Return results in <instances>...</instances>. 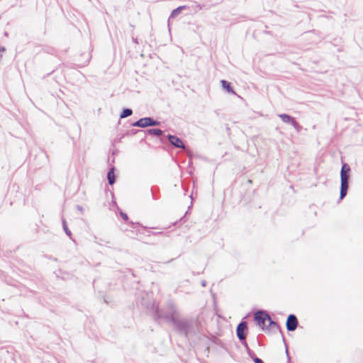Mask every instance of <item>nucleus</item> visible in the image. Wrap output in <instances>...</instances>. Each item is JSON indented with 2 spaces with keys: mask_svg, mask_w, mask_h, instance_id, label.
Here are the masks:
<instances>
[{
  "mask_svg": "<svg viewBox=\"0 0 363 363\" xmlns=\"http://www.w3.org/2000/svg\"><path fill=\"white\" fill-rule=\"evenodd\" d=\"M147 133L150 135L160 136L162 134V131L157 128H151L147 130Z\"/></svg>",
  "mask_w": 363,
  "mask_h": 363,
  "instance_id": "15",
  "label": "nucleus"
},
{
  "mask_svg": "<svg viewBox=\"0 0 363 363\" xmlns=\"http://www.w3.org/2000/svg\"><path fill=\"white\" fill-rule=\"evenodd\" d=\"M185 7H186L185 6H179L177 9H174L172 11L169 18H174L175 16L179 15L182 12V11L185 9Z\"/></svg>",
  "mask_w": 363,
  "mask_h": 363,
  "instance_id": "14",
  "label": "nucleus"
},
{
  "mask_svg": "<svg viewBox=\"0 0 363 363\" xmlns=\"http://www.w3.org/2000/svg\"><path fill=\"white\" fill-rule=\"evenodd\" d=\"M160 124V121L154 120L152 118L150 117H145L140 118L138 121L133 123V126L139 128H146L148 126L159 125Z\"/></svg>",
  "mask_w": 363,
  "mask_h": 363,
  "instance_id": "5",
  "label": "nucleus"
},
{
  "mask_svg": "<svg viewBox=\"0 0 363 363\" xmlns=\"http://www.w3.org/2000/svg\"><path fill=\"white\" fill-rule=\"evenodd\" d=\"M107 179L110 185H113L115 182L114 168H111L107 174Z\"/></svg>",
  "mask_w": 363,
  "mask_h": 363,
  "instance_id": "10",
  "label": "nucleus"
},
{
  "mask_svg": "<svg viewBox=\"0 0 363 363\" xmlns=\"http://www.w3.org/2000/svg\"><path fill=\"white\" fill-rule=\"evenodd\" d=\"M133 114V111L131 108H123L122 112L121 113L120 118H125Z\"/></svg>",
  "mask_w": 363,
  "mask_h": 363,
  "instance_id": "13",
  "label": "nucleus"
},
{
  "mask_svg": "<svg viewBox=\"0 0 363 363\" xmlns=\"http://www.w3.org/2000/svg\"><path fill=\"white\" fill-rule=\"evenodd\" d=\"M77 208L80 211V212H82L83 211V208L80 206H77Z\"/></svg>",
  "mask_w": 363,
  "mask_h": 363,
  "instance_id": "19",
  "label": "nucleus"
},
{
  "mask_svg": "<svg viewBox=\"0 0 363 363\" xmlns=\"http://www.w3.org/2000/svg\"><path fill=\"white\" fill-rule=\"evenodd\" d=\"M221 84H222V86L224 89H225V91L228 93H232V94H235V91H233L232 86H231V84L230 82H228V81H225V80H221Z\"/></svg>",
  "mask_w": 363,
  "mask_h": 363,
  "instance_id": "11",
  "label": "nucleus"
},
{
  "mask_svg": "<svg viewBox=\"0 0 363 363\" xmlns=\"http://www.w3.org/2000/svg\"><path fill=\"white\" fill-rule=\"evenodd\" d=\"M253 361L255 363H264L262 359H261L260 358L257 357H255L253 358Z\"/></svg>",
  "mask_w": 363,
  "mask_h": 363,
  "instance_id": "17",
  "label": "nucleus"
},
{
  "mask_svg": "<svg viewBox=\"0 0 363 363\" xmlns=\"http://www.w3.org/2000/svg\"><path fill=\"white\" fill-rule=\"evenodd\" d=\"M167 137H168L169 142L174 147H179V148H183V149L185 148V146H184L182 140L177 136L172 135H168Z\"/></svg>",
  "mask_w": 363,
  "mask_h": 363,
  "instance_id": "9",
  "label": "nucleus"
},
{
  "mask_svg": "<svg viewBox=\"0 0 363 363\" xmlns=\"http://www.w3.org/2000/svg\"><path fill=\"white\" fill-rule=\"evenodd\" d=\"M121 216L124 220H127L128 219V215L123 212H121Z\"/></svg>",
  "mask_w": 363,
  "mask_h": 363,
  "instance_id": "18",
  "label": "nucleus"
},
{
  "mask_svg": "<svg viewBox=\"0 0 363 363\" xmlns=\"http://www.w3.org/2000/svg\"><path fill=\"white\" fill-rule=\"evenodd\" d=\"M62 225H63V229L65 232V233L69 236V237H71L72 235V233L71 231L69 230V228H67V225L66 224V221L65 220H63L62 221Z\"/></svg>",
  "mask_w": 363,
  "mask_h": 363,
  "instance_id": "16",
  "label": "nucleus"
},
{
  "mask_svg": "<svg viewBox=\"0 0 363 363\" xmlns=\"http://www.w3.org/2000/svg\"><path fill=\"white\" fill-rule=\"evenodd\" d=\"M350 172V168L349 165L346 163L343 164L340 172V200L343 199L347 194V190L349 188Z\"/></svg>",
  "mask_w": 363,
  "mask_h": 363,
  "instance_id": "3",
  "label": "nucleus"
},
{
  "mask_svg": "<svg viewBox=\"0 0 363 363\" xmlns=\"http://www.w3.org/2000/svg\"><path fill=\"white\" fill-rule=\"evenodd\" d=\"M267 322L269 325H265V328H268L269 330H267V331H270L271 330H274V328H279V325H277V323L274 322L270 317L269 319H267Z\"/></svg>",
  "mask_w": 363,
  "mask_h": 363,
  "instance_id": "12",
  "label": "nucleus"
},
{
  "mask_svg": "<svg viewBox=\"0 0 363 363\" xmlns=\"http://www.w3.org/2000/svg\"><path fill=\"white\" fill-rule=\"evenodd\" d=\"M278 117L280 118L284 123L291 124L297 133L301 130L302 126L299 125L292 116L286 113H280L278 115Z\"/></svg>",
  "mask_w": 363,
  "mask_h": 363,
  "instance_id": "6",
  "label": "nucleus"
},
{
  "mask_svg": "<svg viewBox=\"0 0 363 363\" xmlns=\"http://www.w3.org/2000/svg\"><path fill=\"white\" fill-rule=\"evenodd\" d=\"M201 285H202V286H206V281H202Z\"/></svg>",
  "mask_w": 363,
  "mask_h": 363,
  "instance_id": "21",
  "label": "nucleus"
},
{
  "mask_svg": "<svg viewBox=\"0 0 363 363\" xmlns=\"http://www.w3.org/2000/svg\"><path fill=\"white\" fill-rule=\"evenodd\" d=\"M179 333L184 335L185 337H189L196 335V323L193 320H181L176 322L174 325Z\"/></svg>",
  "mask_w": 363,
  "mask_h": 363,
  "instance_id": "2",
  "label": "nucleus"
},
{
  "mask_svg": "<svg viewBox=\"0 0 363 363\" xmlns=\"http://www.w3.org/2000/svg\"><path fill=\"white\" fill-rule=\"evenodd\" d=\"M286 352L288 354V350L287 349H286Z\"/></svg>",
  "mask_w": 363,
  "mask_h": 363,
  "instance_id": "22",
  "label": "nucleus"
},
{
  "mask_svg": "<svg viewBox=\"0 0 363 363\" xmlns=\"http://www.w3.org/2000/svg\"><path fill=\"white\" fill-rule=\"evenodd\" d=\"M155 315L158 318H162L167 322L172 323L174 325H176V322L180 320L177 318V307L172 301L167 302L165 310H160L157 308L155 310Z\"/></svg>",
  "mask_w": 363,
  "mask_h": 363,
  "instance_id": "1",
  "label": "nucleus"
},
{
  "mask_svg": "<svg viewBox=\"0 0 363 363\" xmlns=\"http://www.w3.org/2000/svg\"><path fill=\"white\" fill-rule=\"evenodd\" d=\"M4 51H5V48L0 46V52H4Z\"/></svg>",
  "mask_w": 363,
  "mask_h": 363,
  "instance_id": "20",
  "label": "nucleus"
},
{
  "mask_svg": "<svg viewBox=\"0 0 363 363\" xmlns=\"http://www.w3.org/2000/svg\"><path fill=\"white\" fill-rule=\"evenodd\" d=\"M247 323L245 321H242L240 323L236 329V333L238 339L240 340H244L246 338V330H247Z\"/></svg>",
  "mask_w": 363,
  "mask_h": 363,
  "instance_id": "8",
  "label": "nucleus"
},
{
  "mask_svg": "<svg viewBox=\"0 0 363 363\" xmlns=\"http://www.w3.org/2000/svg\"><path fill=\"white\" fill-rule=\"evenodd\" d=\"M2 55H0V58H1Z\"/></svg>",
  "mask_w": 363,
  "mask_h": 363,
  "instance_id": "23",
  "label": "nucleus"
},
{
  "mask_svg": "<svg viewBox=\"0 0 363 363\" xmlns=\"http://www.w3.org/2000/svg\"><path fill=\"white\" fill-rule=\"evenodd\" d=\"M298 322L296 316L290 314L286 319V326L288 331H294L298 326Z\"/></svg>",
  "mask_w": 363,
  "mask_h": 363,
  "instance_id": "7",
  "label": "nucleus"
},
{
  "mask_svg": "<svg viewBox=\"0 0 363 363\" xmlns=\"http://www.w3.org/2000/svg\"><path fill=\"white\" fill-rule=\"evenodd\" d=\"M267 319H269V315L264 311L260 310L254 314L255 321L260 328H262V330H269L268 328H265Z\"/></svg>",
  "mask_w": 363,
  "mask_h": 363,
  "instance_id": "4",
  "label": "nucleus"
}]
</instances>
